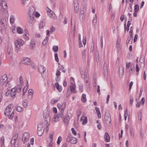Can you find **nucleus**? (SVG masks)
<instances>
[{
	"label": "nucleus",
	"instance_id": "9",
	"mask_svg": "<svg viewBox=\"0 0 147 147\" xmlns=\"http://www.w3.org/2000/svg\"><path fill=\"white\" fill-rule=\"evenodd\" d=\"M88 71L87 69L85 70L84 79L86 80V82L87 86H88L90 85V83L89 82V76L88 75ZM89 86H88V87Z\"/></svg>",
	"mask_w": 147,
	"mask_h": 147
},
{
	"label": "nucleus",
	"instance_id": "38",
	"mask_svg": "<svg viewBox=\"0 0 147 147\" xmlns=\"http://www.w3.org/2000/svg\"><path fill=\"white\" fill-rule=\"evenodd\" d=\"M84 118V121H82V124L83 125H85L87 122V117H82L81 119L83 120V118Z\"/></svg>",
	"mask_w": 147,
	"mask_h": 147
},
{
	"label": "nucleus",
	"instance_id": "57",
	"mask_svg": "<svg viewBox=\"0 0 147 147\" xmlns=\"http://www.w3.org/2000/svg\"><path fill=\"white\" fill-rule=\"evenodd\" d=\"M131 39V37H128L127 38V39L126 40V44L127 45L129 43L130 40Z\"/></svg>",
	"mask_w": 147,
	"mask_h": 147
},
{
	"label": "nucleus",
	"instance_id": "25",
	"mask_svg": "<svg viewBox=\"0 0 147 147\" xmlns=\"http://www.w3.org/2000/svg\"><path fill=\"white\" fill-rule=\"evenodd\" d=\"M46 70L45 68L43 66H40L39 67L38 70L39 72L41 74L43 73Z\"/></svg>",
	"mask_w": 147,
	"mask_h": 147
},
{
	"label": "nucleus",
	"instance_id": "59",
	"mask_svg": "<svg viewBox=\"0 0 147 147\" xmlns=\"http://www.w3.org/2000/svg\"><path fill=\"white\" fill-rule=\"evenodd\" d=\"M55 29L54 27L52 26V27L50 29V32L52 33L55 30Z\"/></svg>",
	"mask_w": 147,
	"mask_h": 147
},
{
	"label": "nucleus",
	"instance_id": "42",
	"mask_svg": "<svg viewBox=\"0 0 147 147\" xmlns=\"http://www.w3.org/2000/svg\"><path fill=\"white\" fill-rule=\"evenodd\" d=\"M44 130L42 129L41 130H37V134L39 136H41L43 133L44 132Z\"/></svg>",
	"mask_w": 147,
	"mask_h": 147
},
{
	"label": "nucleus",
	"instance_id": "31",
	"mask_svg": "<svg viewBox=\"0 0 147 147\" xmlns=\"http://www.w3.org/2000/svg\"><path fill=\"white\" fill-rule=\"evenodd\" d=\"M28 21L29 23L32 24L34 21V18L33 16H30L28 19Z\"/></svg>",
	"mask_w": 147,
	"mask_h": 147
},
{
	"label": "nucleus",
	"instance_id": "26",
	"mask_svg": "<svg viewBox=\"0 0 147 147\" xmlns=\"http://www.w3.org/2000/svg\"><path fill=\"white\" fill-rule=\"evenodd\" d=\"M144 58L143 57H140L139 61L140 62V63L142 64L141 65H142L143 67L144 66Z\"/></svg>",
	"mask_w": 147,
	"mask_h": 147
},
{
	"label": "nucleus",
	"instance_id": "36",
	"mask_svg": "<svg viewBox=\"0 0 147 147\" xmlns=\"http://www.w3.org/2000/svg\"><path fill=\"white\" fill-rule=\"evenodd\" d=\"M30 45V47L32 48V49H33V48L35 47V45L34 44V40L32 39L31 40Z\"/></svg>",
	"mask_w": 147,
	"mask_h": 147
},
{
	"label": "nucleus",
	"instance_id": "17",
	"mask_svg": "<svg viewBox=\"0 0 147 147\" xmlns=\"http://www.w3.org/2000/svg\"><path fill=\"white\" fill-rule=\"evenodd\" d=\"M11 143V145H13L14 147H17L18 146V142L17 140L12 139Z\"/></svg>",
	"mask_w": 147,
	"mask_h": 147
},
{
	"label": "nucleus",
	"instance_id": "1",
	"mask_svg": "<svg viewBox=\"0 0 147 147\" xmlns=\"http://www.w3.org/2000/svg\"><path fill=\"white\" fill-rule=\"evenodd\" d=\"M13 108V105L10 104L7 107L4 111L5 115L10 119L13 118L14 115V112L12 110Z\"/></svg>",
	"mask_w": 147,
	"mask_h": 147
},
{
	"label": "nucleus",
	"instance_id": "2",
	"mask_svg": "<svg viewBox=\"0 0 147 147\" xmlns=\"http://www.w3.org/2000/svg\"><path fill=\"white\" fill-rule=\"evenodd\" d=\"M22 86L19 85L13 88L10 91V96L13 98H15L17 93H19L21 91Z\"/></svg>",
	"mask_w": 147,
	"mask_h": 147
},
{
	"label": "nucleus",
	"instance_id": "32",
	"mask_svg": "<svg viewBox=\"0 0 147 147\" xmlns=\"http://www.w3.org/2000/svg\"><path fill=\"white\" fill-rule=\"evenodd\" d=\"M81 101L82 102H84L86 101V95L85 94H83L81 97Z\"/></svg>",
	"mask_w": 147,
	"mask_h": 147
},
{
	"label": "nucleus",
	"instance_id": "19",
	"mask_svg": "<svg viewBox=\"0 0 147 147\" xmlns=\"http://www.w3.org/2000/svg\"><path fill=\"white\" fill-rule=\"evenodd\" d=\"M79 9L78 4L77 2L75 3L74 4V10L75 13H77Z\"/></svg>",
	"mask_w": 147,
	"mask_h": 147
},
{
	"label": "nucleus",
	"instance_id": "15",
	"mask_svg": "<svg viewBox=\"0 0 147 147\" xmlns=\"http://www.w3.org/2000/svg\"><path fill=\"white\" fill-rule=\"evenodd\" d=\"M12 50L13 49L11 47H8L7 49V53L10 57L12 55Z\"/></svg>",
	"mask_w": 147,
	"mask_h": 147
},
{
	"label": "nucleus",
	"instance_id": "63",
	"mask_svg": "<svg viewBox=\"0 0 147 147\" xmlns=\"http://www.w3.org/2000/svg\"><path fill=\"white\" fill-rule=\"evenodd\" d=\"M29 94L33 95L34 92L32 89H29L28 91Z\"/></svg>",
	"mask_w": 147,
	"mask_h": 147
},
{
	"label": "nucleus",
	"instance_id": "64",
	"mask_svg": "<svg viewBox=\"0 0 147 147\" xmlns=\"http://www.w3.org/2000/svg\"><path fill=\"white\" fill-rule=\"evenodd\" d=\"M34 16L36 18H38L40 16V14L38 12H36L35 13Z\"/></svg>",
	"mask_w": 147,
	"mask_h": 147
},
{
	"label": "nucleus",
	"instance_id": "23",
	"mask_svg": "<svg viewBox=\"0 0 147 147\" xmlns=\"http://www.w3.org/2000/svg\"><path fill=\"white\" fill-rule=\"evenodd\" d=\"M45 25V20L44 19H42L41 20L39 28L40 29H41L43 28L44 26Z\"/></svg>",
	"mask_w": 147,
	"mask_h": 147
},
{
	"label": "nucleus",
	"instance_id": "7",
	"mask_svg": "<svg viewBox=\"0 0 147 147\" xmlns=\"http://www.w3.org/2000/svg\"><path fill=\"white\" fill-rule=\"evenodd\" d=\"M63 117V114L61 113L59 115H55L52 119V121L53 122L58 121H59L60 118H62Z\"/></svg>",
	"mask_w": 147,
	"mask_h": 147
},
{
	"label": "nucleus",
	"instance_id": "13",
	"mask_svg": "<svg viewBox=\"0 0 147 147\" xmlns=\"http://www.w3.org/2000/svg\"><path fill=\"white\" fill-rule=\"evenodd\" d=\"M0 24L1 25V26L3 29H5L7 26L6 22L5 19H1L0 22Z\"/></svg>",
	"mask_w": 147,
	"mask_h": 147
},
{
	"label": "nucleus",
	"instance_id": "55",
	"mask_svg": "<svg viewBox=\"0 0 147 147\" xmlns=\"http://www.w3.org/2000/svg\"><path fill=\"white\" fill-rule=\"evenodd\" d=\"M126 70L127 69H129L130 66L131 65V63H126Z\"/></svg>",
	"mask_w": 147,
	"mask_h": 147
},
{
	"label": "nucleus",
	"instance_id": "21",
	"mask_svg": "<svg viewBox=\"0 0 147 147\" xmlns=\"http://www.w3.org/2000/svg\"><path fill=\"white\" fill-rule=\"evenodd\" d=\"M55 86L56 87V88L58 90V91L61 92L62 90V88L61 86H59V83L57 82H56L55 84Z\"/></svg>",
	"mask_w": 147,
	"mask_h": 147
},
{
	"label": "nucleus",
	"instance_id": "30",
	"mask_svg": "<svg viewBox=\"0 0 147 147\" xmlns=\"http://www.w3.org/2000/svg\"><path fill=\"white\" fill-rule=\"evenodd\" d=\"M86 7L84 5H82V7L80 9V14H84V9Z\"/></svg>",
	"mask_w": 147,
	"mask_h": 147
},
{
	"label": "nucleus",
	"instance_id": "47",
	"mask_svg": "<svg viewBox=\"0 0 147 147\" xmlns=\"http://www.w3.org/2000/svg\"><path fill=\"white\" fill-rule=\"evenodd\" d=\"M62 139L61 137V136H59L58 139L57 141V144L58 145L60 144V142L61 141Z\"/></svg>",
	"mask_w": 147,
	"mask_h": 147
},
{
	"label": "nucleus",
	"instance_id": "61",
	"mask_svg": "<svg viewBox=\"0 0 147 147\" xmlns=\"http://www.w3.org/2000/svg\"><path fill=\"white\" fill-rule=\"evenodd\" d=\"M133 98L132 97H130V102L129 104L130 105H132L133 104Z\"/></svg>",
	"mask_w": 147,
	"mask_h": 147
},
{
	"label": "nucleus",
	"instance_id": "28",
	"mask_svg": "<svg viewBox=\"0 0 147 147\" xmlns=\"http://www.w3.org/2000/svg\"><path fill=\"white\" fill-rule=\"evenodd\" d=\"M67 116H64L63 119V121L65 125L67 126L68 123V120L67 119Z\"/></svg>",
	"mask_w": 147,
	"mask_h": 147
},
{
	"label": "nucleus",
	"instance_id": "33",
	"mask_svg": "<svg viewBox=\"0 0 147 147\" xmlns=\"http://www.w3.org/2000/svg\"><path fill=\"white\" fill-rule=\"evenodd\" d=\"M134 69V67L131 66L130 69H127V71L128 73H129L130 74H131L133 72V70Z\"/></svg>",
	"mask_w": 147,
	"mask_h": 147
},
{
	"label": "nucleus",
	"instance_id": "34",
	"mask_svg": "<svg viewBox=\"0 0 147 147\" xmlns=\"http://www.w3.org/2000/svg\"><path fill=\"white\" fill-rule=\"evenodd\" d=\"M142 118V113L141 112H140L138 114V122L139 123H141Z\"/></svg>",
	"mask_w": 147,
	"mask_h": 147
},
{
	"label": "nucleus",
	"instance_id": "10",
	"mask_svg": "<svg viewBox=\"0 0 147 147\" xmlns=\"http://www.w3.org/2000/svg\"><path fill=\"white\" fill-rule=\"evenodd\" d=\"M54 134V133L53 132H51L50 134V135L49 137V140H48V142H49L47 147H52L53 143V136Z\"/></svg>",
	"mask_w": 147,
	"mask_h": 147
},
{
	"label": "nucleus",
	"instance_id": "50",
	"mask_svg": "<svg viewBox=\"0 0 147 147\" xmlns=\"http://www.w3.org/2000/svg\"><path fill=\"white\" fill-rule=\"evenodd\" d=\"M59 99H53L51 100V103L53 104H54L56 103L58 100Z\"/></svg>",
	"mask_w": 147,
	"mask_h": 147
},
{
	"label": "nucleus",
	"instance_id": "20",
	"mask_svg": "<svg viewBox=\"0 0 147 147\" xmlns=\"http://www.w3.org/2000/svg\"><path fill=\"white\" fill-rule=\"evenodd\" d=\"M103 73L105 75H106L107 73V63L105 62L104 63L103 66Z\"/></svg>",
	"mask_w": 147,
	"mask_h": 147
},
{
	"label": "nucleus",
	"instance_id": "48",
	"mask_svg": "<svg viewBox=\"0 0 147 147\" xmlns=\"http://www.w3.org/2000/svg\"><path fill=\"white\" fill-rule=\"evenodd\" d=\"M55 61L57 62H58L59 61V59L58 57V56L57 53H55Z\"/></svg>",
	"mask_w": 147,
	"mask_h": 147
},
{
	"label": "nucleus",
	"instance_id": "37",
	"mask_svg": "<svg viewBox=\"0 0 147 147\" xmlns=\"http://www.w3.org/2000/svg\"><path fill=\"white\" fill-rule=\"evenodd\" d=\"M17 31L19 34H21L23 32V30L22 28L20 27H18L17 28Z\"/></svg>",
	"mask_w": 147,
	"mask_h": 147
},
{
	"label": "nucleus",
	"instance_id": "24",
	"mask_svg": "<svg viewBox=\"0 0 147 147\" xmlns=\"http://www.w3.org/2000/svg\"><path fill=\"white\" fill-rule=\"evenodd\" d=\"M124 67L122 65L120 66L119 68V74L121 75L124 73Z\"/></svg>",
	"mask_w": 147,
	"mask_h": 147
},
{
	"label": "nucleus",
	"instance_id": "40",
	"mask_svg": "<svg viewBox=\"0 0 147 147\" xmlns=\"http://www.w3.org/2000/svg\"><path fill=\"white\" fill-rule=\"evenodd\" d=\"M97 22V15L96 14L95 15V17L94 18L93 20V25H96Z\"/></svg>",
	"mask_w": 147,
	"mask_h": 147
},
{
	"label": "nucleus",
	"instance_id": "12",
	"mask_svg": "<svg viewBox=\"0 0 147 147\" xmlns=\"http://www.w3.org/2000/svg\"><path fill=\"white\" fill-rule=\"evenodd\" d=\"M49 10H50L49 11H47L48 15L49 16L53 19H56L57 17L55 13L51 10H50V9H49Z\"/></svg>",
	"mask_w": 147,
	"mask_h": 147
},
{
	"label": "nucleus",
	"instance_id": "39",
	"mask_svg": "<svg viewBox=\"0 0 147 147\" xmlns=\"http://www.w3.org/2000/svg\"><path fill=\"white\" fill-rule=\"evenodd\" d=\"M10 21L11 24H12L14 22V18L13 16L12 15L10 16Z\"/></svg>",
	"mask_w": 147,
	"mask_h": 147
},
{
	"label": "nucleus",
	"instance_id": "44",
	"mask_svg": "<svg viewBox=\"0 0 147 147\" xmlns=\"http://www.w3.org/2000/svg\"><path fill=\"white\" fill-rule=\"evenodd\" d=\"M53 49L55 52H56L58 50V47L57 46H54L53 47Z\"/></svg>",
	"mask_w": 147,
	"mask_h": 147
},
{
	"label": "nucleus",
	"instance_id": "56",
	"mask_svg": "<svg viewBox=\"0 0 147 147\" xmlns=\"http://www.w3.org/2000/svg\"><path fill=\"white\" fill-rule=\"evenodd\" d=\"M141 104L143 105L145 102V98H142L141 100Z\"/></svg>",
	"mask_w": 147,
	"mask_h": 147
},
{
	"label": "nucleus",
	"instance_id": "52",
	"mask_svg": "<svg viewBox=\"0 0 147 147\" xmlns=\"http://www.w3.org/2000/svg\"><path fill=\"white\" fill-rule=\"evenodd\" d=\"M18 134H16L13 136L12 139L17 140V139L18 138Z\"/></svg>",
	"mask_w": 147,
	"mask_h": 147
},
{
	"label": "nucleus",
	"instance_id": "5",
	"mask_svg": "<svg viewBox=\"0 0 147 147\" xmlns=\"http://www.w3.org/2000/svg\"><path fill=\"white\" fill-rule=\"evenodd\" d=\"M29 137V134L28 132H25L24 133L22 137V140L24 144L28 141Z\"/></svg>",
	"mask_w": 147,
	"mask_h": 147
},
{
	"label": "nucleus",
	"instance_id": "60",
	"mask_svg": "<svg viewBox=\"0 0 147 147\" xmlns=\"http://www.w3.org/2000/svg\"><path fill=\"white\" fill-rule=\"evenodd\" d=\"M71 130L72 133L74 134V135H76L77 134L76 131L73 128H72L71 129Z\"/></svg>",
	"mask_w": 147,
	"mask_h": 147
},
{
	"label": "nucleus",
	"instance_id": "8",
	"mask_svg": "<svg viewBox=\"0 0 147 147\" xmlns=\"http://www.w3.org/2000/svg\"><path fill=\"white\" fill-rule=\"evenodd\" d=\"M7 79V75L6 74H4L0 79V86H2L4 84Z\"/></svg>",
	"mask_w": 147,
	"mask_h": 147
},
{
	"label": "nucleus",
	"instance_id": "41",
	"mask_svg": "<svg viewBox=\"0 0 147 147\" xmlns=\"http://www.w3.org/2000/svg\"><path fill=\"white\" fill-rule=\"evenodd\" d=\"M48 37L47 36L45 38L44 40L42 42V45H45L47 43L48 41Z\"/></svg>",
	"mask_w": 147,
	"mask_h": 147
},
{
	"label": "nucleus",
	"instance_id": "6",
	"mask_svg": "<svg viewBox=\"0 0 147 147\" xmlns=\"http://www.w3.org/2000/svg\"><path fill=\"white\" fill-rule=\"evenodd\" d=\"M66 141L67 142H70L71 144H76L77 140L75 138L73 137L68 136L67 138Z\"/></svg>",
	"mask_w": 147,
	"mask_h": 147
},
{
	"label": "nucleus",
	"instance_id": "18",
	"mask_svg": "<svg viewBox=\"0 0 147 147\" xmlns=\"http://www.w3.org/2000/svg\"><path fill=\"white\" fill-rule=\"evenodd\" d=\"M104 138L105 141L106 142H109L110 141V136L107 132H106L105 134Z\"/></svg>",
	"mask_w": 147,
	"mask_h": 147
},
{
	"label": "nucleus",
	"instance_id": "14",
	"mask_svg": "<svg viewBox=\"0 0 147 147\" xmlns=\"http://www.w3.org/2000/svg\"><path fill=\"white\" fill-rule=\"evenodd\" d=\"M22 62L23 64L26 65H30L31 63L30 60L29 58H25L24 59Z\"/></svg>",
	"mask_w": 147,
	"mask_h": 147
},
{
	"label": "nucleus",
	"instance_id": "22",
	"mask_svg": "<svg viewBox=\"0 0 147 147\" xmlns=\"http://www.w3.org/2000/svg\"><path fill=\"white\" fill-rule=\"evenodd\" d=\"M2 3L1 7V8L2 7H3V8L5 9H6L7 8V3L4 1H3L2 2Z\"/></svg>",
	"mask_w": 147,
	"mask_h": 147
},
{
	"label": "nucleus",
	"instance_id": "62",
	"mask_svg": "<svg viewBox=\"0 0 147 147\" xmlns=\"http://www.w3.org/2000/svg\"><path fill=\"white\" fill-rule=\"evenodd\" d=\"M138 36V35L137 34H136L134 38V42H135L137 40V37Z\"/></svg>",
	"mask_w": 147,
	"mask_h": 147
},
{
	"label": "nucleus",
	"instance_id": "58",
	"mask_svg": "<svg viewBox=\"0 0 147 147\" xmlns=\"http://www.w3.org/2000/svg\"><path fill=\"white\" fill-rule=\"evenodd\" d=\"M59 69L60 70H63L64 69V67L63 65H59Z\"/></svg>",
	"mask_w": 147,
	"mask_h": 147
},
{
	"label": "nucleus",
	"instance_id": "4",
	"mask_svg": "<svg viewBox=\"0 0 147 147\" xmlns=\"http://www.w3.org/2000/svg\"><path fill=\"white\" fill-rule=\"evenodd\" d=\"M43 117L45 119V122H46V125H47V127L48 126L50 125V118L49 116V111H46L44 112L43 114Z\"/></svg>",
	"mask_w": 147,
	"mask_h": 147
},
{
	"label": "nucleus",
	"instance_id": "49",
	"mask_svg": "<svg viewBox=\"0 0 147 147\" xmlns=\"http://www.w3.org/2000/svg\"><path fill=\"white\" fill-rule=\"evenodd\" d=\"M84 17V14H80V19L81 21L83 20Z\"/></svg>",
	"mask_w": 147,
	"mask_h": 147
},
{
	"label": "nucleus",
	"instance_id": "53",
	"mask_svg": "<svg viewBox=\"0 0 147 147\" xmlns=\"http://www.w3.org/2000/svg\"><path fill=\"white\" fill-rule=\"evenodd\" d=\"M136 69L137 72L136 75H138L139 71V69L138 64H137L136 65Z\"/></svg>",
	"mask_w": 147,
	"mask_h": 147
},
{
	"label": "nucleus",
	"instance_id": "43",
	"mask_svg": "<svg viewBox=\"0 0 147 147\" xmlns=\"http://www.w3.org/2000/svg\"><path fill=\"white\" fill-rule=\"evenodd\" d=\"M82 57L83 59L86 60V50H85L83 51L82 52Z\"/></svg>",
	"mask_w": 147,
	"mask_h": 147
},
{
	"label": "nucleus",
	"instance_id": "16",
	"mask_svg": "<svg viewBox=\"0 0 147 147\" xmlns=\"http://www.w3.org/2000/svg\"><path fill=\"white\" fill-rule=\"evenodd\" d=\"M45 127L43 123H39L38 125L37 130H41L42 129L44 131Z\"/></svg>",
	"mask_w": 147,
	"mask_h": 147
},
{
	"label": "nucleus",
	"instance_id": "51",
	"mask_svg": "<svg viewBox=\"0 0 147 147\" xmlns=\"http://www.w3.org/2000/svg\"><path fill=\"white\" fill-rule=\"evenodd\" d=\"M139 9V6L138 5H136L134 6V11H138Z\"/></svg>",
	"mask_w": 147,
	"mask_h": 147
},
{
	"label": "nucleus",
	"instance_id": "54",
	"mask_svg": "<svg viewBox=\"0 0 147 147\" xmlns=\"http://www.w3.org/2000/svg\"><path fill=\"white\" fill-rule=\"evenodd\" d=\"M60 74H61V73H60V71L58 70H57L56 71V76L57 78H58L59 76L60 75Z\"/></svg>",
	"mask_w": 147,
	"mask_h": 147
},
{
	"label": "nucleus",
	"instance_id": "3",
	"mask_svg": "<svg viewBox=\"0 0 147 147\" xmlns=\"http://www.w3.org/2000/svg\"><path fill=\"white\" fill-rule=\"evenodd\" d=\"M24 43V42L21 39H18L15 41V45L16 50L18 51L21 46L23 45Z\"/></svg>",
	"mask_w": 147,
	"mask_h": 147
},
{
	"label": "nucleus",
	"instance_id": "11",
	"mask_svg": "<svg viewBox=\"0 0 147 147\" xmlns=\"http://www.w3.org/2000/svg\"><path fill=\"white\" fill-rule=\"evenodd\" d=\"M104 120L108 125L109 126L111 125V117L108 114L105 115L104 117Z\"/></svg>",
	"mask_w": 147,
	"mask_h": 147
},
{
	"label": "nucleus",
	"instance_id": "45",
	"mask_svg": "<svg viewBox=\"0 0 147 147\" xmlns=\"http://www.w3.org/2000/svg\"><path fill=\"white\" fill-rule=\"evenodd\" d=\"M27 100L26 99L24 100L23 102V104L24 107L26 108L27 107Z\"/></svg>",
	"mask_w": 147,
	"mask_h": 147
},
{
	"label": "nucleus",
	"instance_id": "46",
	"mask_svg": "<svg viewBox=\"0 0 147 147\" xmlns=\"http://www.w3.org/2000/svg\"><path fill=\"white\" fill-rule=\"evenodd\" d=\"M17 111L19 112H21L23 110V108L20 106H18L16 108Z\"/></svg>",
	"mask_w": 147,
	"mask_h": 147
},
{
	"label": "nucleus",
	"instance_id": "27",
	"mask_svg": "<svg viewBox=\"0 0 147 147\" xmlns=\"http://www.w3.org/2000/svg\"><path fill=\"white\" fill-rule=\"evenodd\" d=\"M66 106V103L65 102H63L61 105V113L63 114L64 112V109L65 108Z\"/></svg>",
	"mask_w": 147,
	"mask_h": 147
},
{
	"label": "nucleus",
	"instance_id": "35",
	"mask_svg": "<svg viewBox=\"0 0 147 147\" xmlns=\"http://www.w3.org/2000/svg\"><path fill=\"white\" fill-rule=\"evenodd\" d=\"M129 130L131 137L132 138H133L134 137V130L130 128H129Z\"/></svg>",
	"mask_w": 147,
	"mask_h": 147
},
{
	"label": "nucleus",
	"instance_id": "29",
	"mask_svg": "<svg viewBox=\"0 0 147 147\" xmlns=\"http://www.w3.org/2000/svg\"><path fill=\"white\" fill-rule=\"evenodd\" d=\"M70 87L71 90V92L72 93H75L76 92L75 90V86L72 84V85L70 86Z\"/></svg>",
	"mask_w": 147,
	"mask_h": 147
}]
</instances>
